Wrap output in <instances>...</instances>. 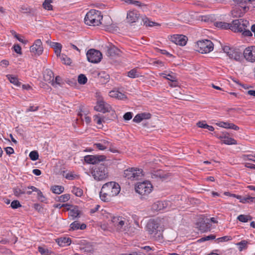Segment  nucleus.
<instances>
[{
  "label": "nucleus",
  "instance_id": "f257e3e1",
  "mask_svg": "<svg viewBox=\"0 0 255 255\" xmlns=\"http://www.w3.org/2000/svg\"><path fill=\"white\" fill-rule=\"evenodd\" d=\"M119 184L115 182H109L103 185L100 193L101 199L104 202L110 201L111 197L117 196L120 192Z\"/></svg>",
  "mask_w": 255,
  "mask_h": 255
},
{
  "label": "nucleus",
  "instance_id": "f03ea898",
  "mask_svg": "<svg viewBox=\"0 0 255 255\" xmlns=\"http://www.w3.org/2000/svg\"><path fill=\"white\" fill-rule=\"evenodd\" d=\"M146 230L151 238L155 240H160L162 239L163 228L157 221L150 220L147 224Z\"/></svg>",
  "mask_w": 255,
  "mask_h": 255
},
{
  "label": "nucleus",
  "instance_id": "7ed1b4c3",
  "mask_svg": "<svg viewBox=\"0 0 255 255\" xmlns=\"http://www.w3.org/2000/svg\"><path fill=\"white\" fill-rule=\"evenodd\" d=\"M249 25V22L247 20L236 19L232 21V24H231L230 29L235 32H242V34L245 36H251L253 35L252 33L249 29H247Z\"/></svg>",
  "mask_w": 255,
  "mask_h": 255
},
{
  "label": "nucleus",
  "instance_id": "20e7f679",
  "mask_svg": "<svg viewBox=\"0 0 255 255\" xmlns=\"http://www.w3.org/2000/svg\"><path fill=\"white\" fill-rule=\"evenodd\" d=\"M111 222L119 232L127 231L130 227L129 221L125 217L113 216L111 218Z\"/></svg>",
  "mask_w": 255,
  "mask_h": 255
},
{
  "label": "nucleus",
  "instance_id": "39448f33",
  "mask_svg": "<svg viewBox=\"0 0 255 255\" xmlns=\"http://www.w3.org/2000/svg\"><path fill=\"white\" fill-rule=\"evenodd\" d=\"M103 16L101 12L95 9H91L88 12L85 17V24L89 25H99L101 22Z\"/></svg>",
  "mask_w": 255,
  "mask_h": 255
},
{
  "label": "nucleus",
  "instance_id": "423d86ee",
  "mask_svg": "<svg viewBox=\"0 0 255 255\" xmlns=\"http://www.w3.org/2000/svg\"><path fill=\"white\" fill-rule=\"evenodd\" d=\"M152 188V185L149 181H144L137 183L135 189L138 194L141 195H146L151 192Z\"/></svg>",
  "mask_w": 255,
  "mask_h": 255
},
{
  "label": "nucleus",
  "instance_id": "0eeeda50",
  "mask_svg": "<svg viewBox=\"0 0 255 255\" xmlns=\"http://www.w3.org/2000/svg\"><path fill=\"white\" fill-rule=\"evenodd\" d=\"M197 49L201 53H208L212 51L214 48L212 42L209 40L205 39L199 41L197 43Z\"/></svg>",
  "mask_w": 255,
  "mask_h": 255
},
{
  "label": "nucleus",
  "instance_id": "6e6552de",
  "mask_svg": "<svg viewBox=\"0 0 255 255\" xmlns=\"http://www.w3.org/2000/svg\"><path fill=\"white\" fill-rule=\"evenodd\" d=\"M92 174L95 180H103L108 176L107 169L104 165L101 164L95 167L92 171Z\"/></svg>",
  "mask_w": 255,
  "mask_h": 255
},
{
  "label": "nucleus",
  "instance_id": "1a4fd4ad",
  "mask_svg": "<svg viewBox=\"0 0 255 255\" xmlns=\"http://www.w3.org/2000/svg\"><path fill=\"white\" fill-rule=\"evenodd\" d=\"M124 175L131 180H138L143 175L142 170L141 169L129 168L124 171Z\"/></svg>",
  "mask_w": 255,
  "mask_h": 255
},
{
  "label": "nucleus",
  "instance_id": "9d476101",
  "mask_svg": "<svg viewBox=\"0 0 255 255\" xmlns=\"http://www.w3.org/2000/svg\"><path fill=\"white\" fill-rule=\"evenodd\" d=\"M88 60L93 63H97L101 61L102 54L100 51L95 49H90L87 53Z\"/></svg>",
  "mask_w": 255,
  "mask_h": 255
},
{
  "label": "nucleus",
  "instance_id": "9b49d317",
  "mask_svg": "<svg viewBox=\"0 0 255 255\" xmlns=\"http://www.w3.org/2000/svg\"><path fill=\"white\" fill-rule=\"evenodd\" d=\"M197 228L202 232L205 233L210 231L211 225L210 220L207 218H200L196 224Z\"/></svg>",
  "mask_w": 255,
  "mask_h": 255
},
{
  "label": "nucleus",
  "instance_id": "f8f14e48",
  "mask_svg": "<svg viewBox=\"0 0 255 255\" xmlns=\"http://www.w3.org/2000/svg\"><path fill=\"white\" fill-rule=\"evenodd\" d=\"M238 3L242 4L240 7H236L232 10V15L234 16H241L242 15L246 12L249 9V7L243 5L244 3H247L249 2L248 0H234Z\"/></svg>",
  "mask_w": 255,
  "mask_h": 255
},
{
  "label": "nucleus",
  "instance_id": "ddd939ff",
  "mask_svg": "<svg viewBox=\"0 0 255 255\" xmlns=\"http://www.w3.org/2000/svg\"><path fill=\"white\" fill-rule=\"evenodd\" d=\"M43 51L42 43L40 39H36L33 44L30 47V52L34 55L39 56Z\"/></svg>",
  "mask_w": 255,
  "mask_h": 255
},
{
  "label": "nucleus",
  "instance_id": "4468645a",
  "mask_svg": "<svg viewBox=\"0 0 255 255\" xmlns=\"http://www.w3.org/2000/svg\"><path fill=\"white\" fill-rule=\"evenodd\" d=\"M244 58L249 62H255V46L246 48L243 52Z\"/></svg>",
  "mask_w": 255,
  "mask_h": 255
},
{
  "label": "nucleus",
  "instance_id": "2eb2a0df",
  "mask_svg": "<svg viewBox=\"0 0 255 255\" xmlns=\"http://www.w3.org/2000/svg\"><path fill=\"white\" fill-rule=\"evenodd\" d=\"M106 159V156L103 155H88L84 157L85 161L89 164H97L100 161H103Z\"/></svg>",
  "mask_w": 255,
  "mask_h": 255
},
{
  "label": "nucleus",
  "instance_id": "dca6fc26",
  "mask_svg": "<svg viewBox=\"0 0 255 255\" xmlns=\"http://www.w3.org/2000/svg\"><path fill=\"white\" fill-rule=\"evenodd\" d=\"M105 48L108 56L115 57L120 55V50L111 43L106 45Z\"/></svg>",
  "mask_w": 255,
  "mask_h": 255
},
{
  "label": "nucleus",
  "instance_id": "f3484780",
  "mask_svg": "<svg viewBox=\"0 0 255 255\" xmlns=\"http://www.w3.org/2000/svg\"><path fill=\"white\" fill-rule=\"evenodd\" d=\"M94 108L98 112L105 113L106 112H109L111 107L109 104L106 103L104 101L99 100L98 101L97 104Z\"/></svg>",
  "mask_w": 255,
  "mask_h": 255
},
{
  "label": "nucleus",
  "instance_id": "a211bd4d",
  "mask_svg": "<svg viewBox=\"0 0 255 255\" xmlns=\"http://www.w3.org/2000/svg\"><path fill=\"white\" fill-rule=\"evenodd\" d=\"M228 56L230 59L239 61L242 59V53L238 49L233 48L228 52Z\"/></svg>",
  "mask_w": 255,
  "mask_h": 255
},
{
  "label": "nucleus",
  "instance_id": "6ab92c4d",
  "mask_svg": "<svg viewBox=\"0 0 255 255\" xmlns=\"http://www.w3.org/2000/svg\"><path fill=\"white\" fill-rule=\"evenodd\" d=\"M187 38L183 35H176L172 37V41L176 44L184 46L187 43Z\"/></svg>",
  "mask_w": 255,
  "mask_h": 255
},
{
  "label": "nucleus",
  "instance_id": "aec40b11",
  "mask_svg": "<svg viewBox=\"0 0 255 255\" xmlns=\"http://www.w3.org/2000/svg\"><path fill=\"white\" fill-rule=\"evenodd\" d=\"M139 17V13L136 10H131L127 13V20L128 22L133 23L136 22Z\"/></svg>",
  "mask_w": 255,
  "mask_h": 255
},
{
  "label": "nucleus",
  "instance_id": "412c9836",
  "mask_svg": "<svg viewBox=\"0 0 255 255\" xmlns=\"http://www.w3.org/2000/svg\"><path fill=\"white\" fill-rule=\"evenodd\" d=\"M151 118V114L148 113H142L137 114L133 119V121L139 123L143 120L149 119Z\"/></svg>",
  "mask_w": 255,
  "mask_h": 255
},
{
  "label": "nucleus",
  "instance_id": "4be33fe9",
  "mask_svg": "<svg viewBox=\"0 0 255 255\" xmlns=\"http://www.w3.org/2000/svg\"><path fill=\"white\" fill-rule=\"evenodd\" d=\"M168 203L165 201H158L155 202L152 206V209L155 211H160L166 208Z\"/></svg>",
  "mask_w": 255,
  "mask_h": 255
},
{
  "label": "nucleus",
  "instance_id": "5701e85b",
  "mask_svg": "<svg viewBox=\"0 0 255 255\" xmlns=\"http://www.w3.org/2000/svg\"><path fill=\"white\" fill-rule=\"evenodd\" d=\"M54 73L53 72L47 69L44 72L43 78L45 81L49 83H51L52 85H54Z\"/></svg>",
  "mask_w": 255,
  "mask_h": 255
},
{
  "label": "nucleus",
  "instance_id": "b1692460",
  "mask_svg": "<svg viewBox=\"0 0 255 255\" xmlns=\"http://www.w3.org/2000/svg\"><path fill=\"white\" fill-rule=\"evenodd\" d=\"M161 76H162L163 78L166 79L171 81L172 82L176 81L177 78L174 73L173 72H164L161 74Z\"/></svg>",
  "mask_w": 255,
  "mask_h": 255
},
{
  "label": "nucleus",
  "instance_id": "393cba45",
  "mask_svg": "<svg viewBox=\"0 0 255 255\" xmlns=\"http://www.w3.org/2000/svg\"><path fill=\"white\" fill-rule=\"evenodd\" d=\"M110 96L120 100H123L126 98L125 94L116 90L111 91L110 92Z\"/></svg>",
  "mask_w": 255,
  "mask_h": 255
},
{
  "label": "nucleus",
  "instance_id": "a878e982",
  "mask_svg": "<svg viewBox=\"0 0 255 255\" xmlns=\"http://www.w3.org/2000/svg\"><path fill=\"white\" fill-rule=\"evenodd\" d=\"M70 227L73 230L78 229L84 230L86 228V225L85 224H80L79 222L75 221L71 224Z\"/></svg>",
  "mask_w": 255,
  "mask_h": 255
},
{
  "label": "nucleus",
  "instance_id": "bb28decb",
  "mask_svg": "<svg viewBox=\"0 0 255 255\" xmlns=\"http://www.w3.org/2000/svg\"><path fill=\"white\" fill-rule=\"evenodd\" d=\"M230 25H231V24H230V23L225 22H222V21L216 22L215 23V25L216 27H217L218 28H220L221 29H230Z\"/></svg>",
  "mask_w": 255,
  "mask_h": 255
},
{
  "label": "nucleus",
  "instance_id": "cd10ccee",
  "mask_svg": "<svg viewBox=\"0 0 255 255\" xmlns=\"http://www.w3.org/2000/svg\"><path fill=\"white\" fill-rule=\"evenodd\" d=\"M197 125L198 127L203 128H207L210 131H213L214 128L211 126H209L205 123V121L199 122L197 123Z\"/></svg>",
  "mask_w": 255,
  "mask_h": 255
},
{
  "label": "nucleus",
  "instance_id": "c85d7f7f",
  "mask_svg": "<svg viewBox=\"0 0 255 255\" xmlns=\"http://www.w3.org/2000/svg\"><path fill=\"white\" fill-rule=\"evenodd\" d=\"M249 243L246 240H242L241 242L236 244V245L238 247V249L240 251L246 249L248 247Z\"/></svg>",
  "mask_w": 255,
  "mask_h": 255
},
{
  "label": "nucleus",
  "instance_id": "c756f323",
  "mask_svg": "<svg viewBox=\"0 0 255 255\" xmlns=\"http://www.w3.org/2000/svg\"><path fill=\"white\" fill-rule=\"evenodd\" d=\"M237 219L243 223H246L252 220V217L250 215H240L238 216Z\"/></svg>",
  "mask_w": 255,
  "mask_h": 255
},
{
  "label": "nucleus",
  "instance_id": "7c9ffc66",
  "mask_svg": "<svg viewBox=\"0 0 255 255\" xmlns=\"http://www.w3.org/2000/svg\"><path fill=\"white\" fill-rule=\"evenodd\" d=\"M58 244L61 246L69 245L71 244V240L67 238H61L58 239Z\"/></svg>",
  "mask_w": 255,
  "mask_h": 255
},
{
  "label": "nucleus",
  "instance_id": "2f4dec72",
  "mask_svg": "<svg viewBox=\"0 0 255 255\" xmlns=\"http://www.w3.org/2000/svg\"><path fill=\"white\" fill-rule=\"evenodd\" d=\"M127 76L131 78H135L138 77L140 76V73L136 69H132L128 72Z\"/></svg>",
  "mask_w": 255,
  "mask_h": 255
},
{
  "label": "nucleus",
  "instance_id": "473e14b6",
  "mask_svg": "<svg viewBox=\"0 0 255 255\" xmlns=\"http://www.w3.org/2000/svg\"><path fill=\"white\" fill-rule=\"evenodd\" d=\"M51 190L54 193L60 194L64 191V188L62 186L55 185L51 187Z\"/></svg>",
  "mask_w": 255,
  "mask_h": 255
},
{
  "label": "nucleus",
  "instance_id": "72a5a7b5",
  "mask_svg": "<svg viewBox=\"0 0 255 255\" xmlns=\"http://www.w3.org/2000/svg\"><path fill=\"white\" fill-rule=\"evenodd\" d=\"M38 251L42 255H50L51 253V251L49 250L45 247H39L38 248Z\"/></svg>",
  "mask_w": 255,
  "mask_h": 255
},
{
  "label": "nucleus",
  "instance_id": "f704fd0d",
  "mask_svg": "<svg viewBox=\"0 0 255 255\" xmlns=\"http://www.w3.org/2000/svg\"><path fill=\"white\" fill-rule=\"evenodd\" d=\"M142 23L144 25L146 26H153L154 25H158L157 23L150 21V20L146 17H145L142 18Z\"/></svg>",
  "mask_w": 255,
  "mask_h": 255
},
{
  "label": "nucleus",
  "instance_id": "c9c22d12",
  "mask_svg": "<svg viewBox=\"0 0 255 255\" xmlns=\"http://www.w3.org/2000/svg\"><path fill=\"white\" fill-rule=\"evenodd\" d=\"M254 202H255V197L250 196L243 197V199L241 201V203L244 204Z\"/></svg>",
  "mask_w": 255,
  "mask_h": 255
},
{
  "label": "nucleus",
  "instance_id": "e433bc0d",
  "mask_svg": "<svg viewBox=\"0 0 255 255\" xmlns=\"http://www.w3.org/2000/svg\"><path fill=\"white\" fill-rule=\"evenodd\" d=\"M70 198V195L68 194H65L62 195L58 197L56 200L60 202H65L69 200Z\"/></svg>",
  "mask_w": 255,
  "mask_h": 255
},
{
  "label": "nucleus",
  "instance_id": "4c0bfd02",
  "mask_svg": "<svg viewBox=\"0 0 255 255\" xmlns=\"http://www.w3.org/2000/svg\"><path fill=\"white\" fill-rule=\"evenodd\" d=\"M224 143L228 145L236 144L237 141L231 137H225L223 140Z\"/></svg>",
  "mask_w": 255,
  "mask_h": 255
},
{
  "label": "nucleus",
  "instance_id": "58836bf2",
  "mask_svg": "<svg viewBox=\"0 0 255 255\" xmlns=\"http://www.w3.org/2000/svg\"><path fill=\"white\" fill-rule=\"evenodd\" d=\"M52 2L53 0H45L43 3L44 8L48 10H52V5H51Z\"/></svg>",
  "mask_w": 255,
  "mask_h": 255
},
{
  "label": "nucleus",
  "instance_id": "ea45409f",
  "mask_svg": "<svg viewBox=\"0 0 255 255\" xmlns=\"http://www.w3.org/2000/svg\"><path fill=\"white\" fill-rule=\"evenodd\" d=\"M72 192L74 194L78 197H81L83 195V190L80 188L73 187Z\"/></svg>",
  "mask_w": 255,
  "mask_h": 255
},
{
  "label": "nucleus",
  "instance_id": "a19ab883",
  "mask_svg": "<svg viewBox=\"0 0 255 255\" xmlns=\"http://www.w3.org/2000/svg\"><path fill=\"white\" fill-rule=\"evenodd\" d=\"M78 83L80 84H85L87 82V78L84 74H80L78 78Z\"/></svg>",
  "mask_w": 255,
  "mask_h": 255
},
{
  "label": "nucleus",
  "instance_id": "79ce46f5",
  "mask_svg": "<svg viewBox=\"0 0 255 255\" xmlns=\"http://www.w3.org/2000/svg\"><path fill=\"white\" fill-rule=\"evenodd\" d=\"M29 156L32 160L35 161L38 158V153L37 151H32L30 152Z\"/></svg>",
  "mask_w": 255,
  "mask_h": 255
},
{
  "label": "nucleus",
  "instance_id": "37998d69",
  "mask_svg": "<svg viewBox=\"0 0 255 255\" xmlns=\"http://www.w3.org/2000/svg\"><path fill=\"white\" fill-rule=\"evenodd\" d=\"M8 79L10 83H13V84L19 86L20 84V83L18 81L17 78L15 77H14L12 75H9Z\"/></svg>",
  "mask_w": 255,
  "mask_h": 255
},
{
  "label": "nucleus",
  "instance_id": "c03bdc74",
  "mask_svg": "<svg viewBox=\"0 0 255 255\" xmlns=\"http://www.w3.org/2000/svg\"><path fill=\"white\" fill-rule=\"evenodd\" d=\"M61 59L65 64L70 65L71 63L70 58L68 57L66 55H62L61 57Z\"/></svg>",
  "mask_w": 255,
  "mask_h": 255
},
{
  "label": "nucleus",
  "instance_id": "a18cd8bd",
  "mask_svg": "<svg viewBox=\"0 0 255 255\" xmlns=\"http://www.w3.org/2000/svg\"><path fill=\"white\" fill-rule=\"evenodd\" d=\"M215 239V236L211 235H209V236H206V237L201 238L200 239H199L198 240V241L201 242L209 241L210 240H214Z\"/></svg>",
  "mask_w": 255,
  "mask_h": 255
},
{
  "label": "nucleus",
  "instance_id": "49530a36",
  "mask_svg": "<svg viewBox=\"0 0 255 255\" xmlns=\"http://www.w3.org/2000/svg\"><path fill=\"white\" fill-rule=\"evenodd\" d=\"M10 206L12 209H17L21 207V205L18 201L14 200L11 203Z\"/></svg>",
  "mask_w": 255,
  "mask_h": 255
},
{
  "label": "nucleus",
  "instance_id": "de8ad7c7",
  "mask_svg": "<svg viewBox=\"0 0 255 255\" xmlns=\"http://www.w3.org/2000/svg\"><path fill=\"white\" fill-rule=\"evenodd\" d=\"M152 250V249L150 247L144 246L143 247L141 248V250L140 251L141 252L144 253L145 254H150L149 252Z\"/></svg>",
  "mask_w": 255,
  "mask_h": 255
},
{
  "label": "nucleus",
  "instance_id": "09e8293b",
  "mask_svg": "<svg viewBox=\"0 0 255 255\" xmlns=\"http://www.w3.org/2000/svg\"><path fill=\"white\" fill-rule=\"evenodd\" d=\"M25 193V191L19 188L15 189L14 190V194L17 197H19L21 195Z\"/></svg>",
  "mask_w": 255,
  "mask_h": 255
},
{
  "label": "nucleus",
  "instance_id": "8fccbe9b",
  "mask_svg": "<svg viewBox=\"0 0 255 255\" xmlns=\"http://www.w3.org/2000/svg\"><path fill=\"white\" fill-rule=\"evenodd\" d=\"M217 125L220 127L224 128H229V127H230L231 123L220 122L219 123H218Z\"/></svg>",
  "mask_w": 255,
  "mask_h": 255
},
{
  "label": "nucleus",
  "instance_id": "3c124183",
  "mask_svg": "<svg viewBox=\"0 0 255 255\" xmlns=\"http://www.w3.org/2000/svg\"><path fill=\"white\" fill-rule=\"evenodd\" d=\"M94 146L101 150H104L107 149L106 147L104 146V145L102 143V142L95 143Z\"/></svg>",
  "mask_w": 255,
  "mask_h": 255
},
{
  "label": "nucleus",
  "instance_id": "603ef678",
  "mask_svg": "<svg viewBox=\"0 0 255 255\" xmlns=\"http://www.w3.org/2000/svg\"><path fill=\"white\" fill-rule=\"evenodd\" d=\"M132 117V114L131 112H127L124 115V119L126 121H128L131 119Z\"/></svg>",
  "mask_w": 255,
  "mask_h": 255
},
{
  "label": "nucleus",
  "instance_id": "864d4df0",
  "mask_svg": "<svg viewBox=\"0 0 255 255\" xmlns=\"http://www.w3.org/2000/svg\"><path fill=\"white\" fill-rule=\"evenodd\" d=\"M94 121L98 125H100L104 122V119L98 116H96L95 117Z\"/></svg>",
  "mask_w": 255,
  "mask_h": 255
},
{
  "label": "nucleus",
  "instance_id": "5fc2aeb1",
  "mask_svg": "<svg viewBox=\"0 0 255 255\" xmlns=\"http://www.w3.org/2000/svg\"><path fill=\"white\" fill-rule=\"evenodd\" d=\"M69 215L74 219L78 216L79 213L77 210H72L69 212Z\"/></svg>",
  "mask_w": 255,
  "mask_h": 255
},
{
  "label": "nucleus",
  "instance_id": "6e6d98bb",
  "mask_svg": "<svg viewBox=\"0 0 255 255\" xmlns=\"http://www.w3.org/2000/svg\"><path fill=\"white\" fill-rule=\"evenodd\" d=\"M20 11L24 13L31 12V9L29 7L22 6L20 8Z\"/></svg>",
  "mask_w": 255,
  "mask_h": 255
},
{
  "label": "nucleus",
  "instance_id": "4d7b16f0",
  "mask_svg": "<svg viewBox=\"0 0 255 255\" xmlns=\"http://www.w3.org/2000/svg\"><path fill=\"white\" fill-rule=\"evenodd\" d=\"M13 49L16 53L19 54H21V48L18 44L14 45L13 46Z\"/></svg>",
  "mask_w": 255,
  "mask_h": 255
},
{
  "label": "nucleus",
  "instance_id": "13d9d810",
  "mask_svg": "<svg viewBox=\"0 0 255 255\" xmlns=\"http://www.w3.org/2000/svg\"><path fill=\"white\" fill-rule=\"evenodd\" d=\"M51 46L53 47L55 50L62 48L61 44L57 42H52L51 44Z\"/></svg>",
  "mask_w": 255,
  "mask_h": 255
},
{
  "label": "nucleus",
  "instance_id": "bf43d9fd",
  "mask_svg": "<svg viewBox=\"0 0 255 255\" xmlns=\"http://www.w3.org/2000/svg\"><path fill=\"white\" fill-rule=\"evenodd\" d=\"M38 109V107H34L33 106H30L28 109H27L26 110V113L29 112H34L36 111Z\"/></svg>",
  "mask_w": 255,
  "mask_h": 255
},
{
  "label": "nucleus",
  "instance_id": "052dcab7",
  "mask_svg": "<svg viewBox=\"0 0 255 255\" xmlns=\"http://www.w3.org/2000/svg\"><path fill=\"white\" fill-rule=\"evenodd\" d=\"M101 142L104 145V146L106 147V148H108L111 145V143L108 140L103 139L101 141Z\"/></svg>",
  "mask_w": 255,
  "mask_h": 255
},
{
  "label": "nucleus",
  "instance_id": "680f3d73",
  "mask_svg": "<svg viewBox=\"0 0 255 255\" xmlns=\"http://www.w3.org/2000/svg\"><path fill=\"white\" fill-rule=\"evenodd\" d=\"M129 4H132L136 6H140L141 3L137 0H128L127 1Z\"/></svg>",
  "mask_w": 255,
  "mask_h": 255
},
{
  "label": "nucleus",
  "instance_id": "e2e57ef3",
  "mask_svg": "<svg viewBox=\"0 0 255 255\" xmlns=\"http://www.w3.org/2000/svg\"><path fill=\"white\" fill-rule=\"evenodd\" d=\"M5 151L7 154L10 155L14 153L13 149L11 147H7L5 148Z\"/></svg>",
  "mask_w": 255,
  "mask_h": 255
},
{
  "label": "nucleus",
  "instance_id": "0e129e2a",
  "mask_svg": "<svg viewBox=\"0 0 255 255\" xmlns=\"http://www.w3.org/2000/svg\"><path fill=\"white\" fill-rule=\"evenodd\" d=\"M37 194L38 199L39 200H41V201H43L45 198H44L42 193L41 192V191L40 190H39L38 191V192H37Z\"/></svg>",
  "mask_w": 255,
  "mask_h": 255
},
{
  "label": "nucleus",
  "instance_id": "69168bd1",
  "mask_svg": "<svg viewBox=\"0 0 255 255\" xmlns=\"http://www.w3.org/2000/svg\"><path fill=\"white\" fill-rule=\"evenodd\" d=\"M14 37H15L19 41L26 44L27 42V41L26 40H23V39L19 37L18 35L15 32H14Z\"/></svg>",
  "mask_w": 255,
  "mask_h": 255
},
{
  "label": "nucleus",
  "instance_id": "338daca9",
  "mask_svg": "<svg viewBox=\"0 0 255 255\" xmlns=\"http://www.w3.org/2000/svg\"><path fill=\"white\" fill-rule=\"evenodd\" d=\"M61 80V78L60 76H56L55 80L54 79V86H56V85H60V82Z\"/></svg>",
  "mask_w": 255,
  "mask_h": 255
},
{
  "label": "nucleus",
  "instance_id": "774afa93",
  "mask_svg": "<svg viewBox=\"0 0 255 255\" xmlns=\"http://www.w3.org/2000/svg\"><path fill=\"white\" fill-rule=\"evenodd\" d=\"M247 157V159L249 160H251L255 162V154L252 155V154H249L247 155L246 156Z\"/></svg>",
  "mask_w": 255,
  "mask_h": 255
}]
</instances>
